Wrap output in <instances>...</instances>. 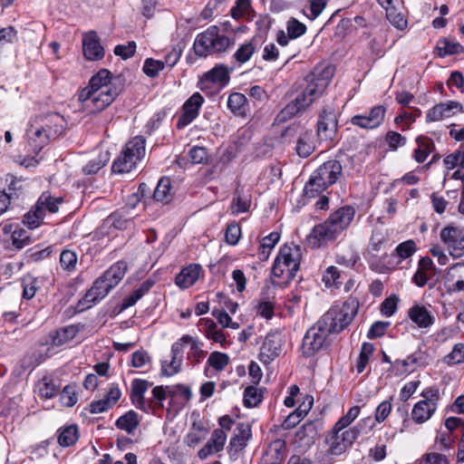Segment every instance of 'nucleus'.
Listing matches in <instances>:
<instances>
[{
  "instance_id": "864d4df0",
  "label": "nucleus",
  "mask_w": 464,
  "mask_h": 464,
  "mask_svg": "<svg viewBox=\"0 0 464 464\" xmlns=\"http://www.w3.org/2000/svg\"><path fill=\"white\" fill-rule=\"evenodd\" d=\"M163 69L164 62L154 60L152 58H147L142 67L143 72L150 78L158 76L159 72Z\"/></svg>"
},
{
  "instance_id": "3c124183",
  "label": "nucleus",
  "mask_w": 464,
  "mask_h": 464,
  "mask_svg": "<svg viewBox=\"0 0 464 464\" xmlns=\"http://www.w3.org/2000/svg\"><path fill=\"white\" fill-rule=\"evenodd\" d=\"M255 51L256 48L252 42H246L237 48L233 57L238 63H245L252 57Z\"/></svg>"
},
{
  "instance_id": "338daca9",
  "label": "nucleus",
  "mask_w": 464,
  "mask_h": 464,
  "mask_svg": "<svg viewBox=\"0 0 464 464\" xmlns=\"http://www.w3.org/2000/svg\"><path fill=\"white\" fill-rule=\"evenodd\" d=\"M75 331L72 326L63 328L55 332V334L53 336V343L54 345H62L67 340L72 338L74 336Z\"/></svg>"
},
{
  "instance_id": "473e14b6",
  "label": "nucleus",
  "mask_w": 464,
  "mask_h": 464,
  "mask_svg": "<svg viewBox=\"0 0 464 464\" xmlns=\"http://www.w3.org/2000/svg\"><path fill=\"white\" fill-rule=\"evenodd\" d=\"M61 203H63L62 198H54L49 192H43L35 205L44 214L45 211L50 213L58 212Z\"/></svg>"
},
{
  "instance_id": "c9c22d12",
  "label": "nucleus",
  "mask_w": 464,
  "mask_h": 464,
  "mask_svg": "<svg viewBox=\"0 0 464 464\" xmlns=\"http://www.w3.org/2000/svg\"><path fill=\"white\" fill-rule=\"evenodd\" d=\"M359 259L358 253L351 246L340 249L335 256V262L345 267H353Z\"/></svg>"
},
{
  "instance_id": "20e7f679",
  "label": "nucleus",
  "mask_w": 464,
  "mask_h": 464,
  "mask_svg": "<svg viewBox=\"0 0 464 464\" xmlns=\"http://www.w3.org/2000/svg\"><path fill=\"white\" fill-rule=\"evenodd\" d=\"M127 270V265L123 261H119L109 267L100 277H98L91 289L87 291L82 300L78 305L81 309H84L85 304L87 308L91 307V304L97 303L103 299L110 291L114 288L122 280Z\"/></svg>"
},
{
  "instance_id": "b1692460",
  "label": "nucleus",
  "mask_w": 464,
  "mask_h": 464,
  "mask_svg": "<svg viewBox=\"0 0 464 464\" xmlns=\"http://www.w3.org/2000/svg\"><path fill=\"white\" fill-rule=\"evenodd\" d=\"M424 359V353L419 350L410 354L404 360H396L392 363V368L397 375H400L407 372H412L414 368H411V366H423L425 364Z\"/></svg>"
},
{
  "instance_id": "ddd939ff",
  "label": "nucleus",
  "mask_w": 464,
  "mask_h": 464,
  "mask_svg": "<svg viewBox=\"0 0 464 464\" xmlns=\"http://www.w3.org/2000/svg\"><path fill=\"white\" fill-rule=\"evenodd\" d=\"M440 237L454 258L464 255V227L448 225L440 230Z\"/></svg>"
},
{
  "instance_id": "5701e85b",
  "label": "nucleus",
  "mask_w": 464,
  "mask_h": 464,
  "mask_svg": "<svg viewBox=\"0 0 464 464\" xmlns=\"http://www.w3.org/2000/svg\"><path fill=\"white\" fill-rule=\"evenodd\" d=\"M230 81L229 71L227 66L223 64L216 65L210 71L207 72L200 80L201 89L208 87V83L218 85L223 88L228 84Z\"/></svg>"
},
{
  "instance_id": "72a5a7b5",
  "label": "nucleus",
  "mask_w": 464,
  "mask_h": 464,
  "mask_svg": "<svg viewBox=\"0 0 464 464\" xmlns=\"http://www.w3.org/2000/svg\"><path fill=\"white\" fill-rule=\"evenodd\" d=\"M140 424L139 415L133 410H130L121 416L115 422L118 429L125 430L129 434L133 433Z\"/></svg>"
},
{
  "instance_id": "cd10ccee",
  "label": "nucleus",
  "mask_w": 464,
  "mask_h": 464,
  "mask_svg": "<svg viewBox=\"0 0 464 464\" xmlns=\"http://www.w3.org/2000/svg\"><path fill=\"white\" fill-rule=\"evenodd\" d=\"M227 108L236 116L246 117L248 112L246 97L240 92H233L228 96Z\"/></svg>"
},
{
  "instance_id": "a19ab883",
  "label": "nucleus",
  "mask_w": 464,
  "mask_h": 464,
  "mask_svg": "<svg viewBox=\"0 0 464 464\" xmlns=\"http://www.w3.org/2000/svg\"><path fill=\"white\" fill-rule=\"evenodd\" d=\"M109 161V153L107 151L101 152L99 155L91 160L82 168V172L85 175H94L102 169Z\"/></svg>"
},
{
  "instance_id": "58836bf2",
  "label": "nucleus",
  "mask_w": 464,
  "mask_h": 464,
  "mask_svg": "<svg viewBox=\"0 0 464 464\" xmlns=\"http://www.w3.org/2000/svg\"><path fill=\"white\" fill-rule=\"evenodd\" d=\"M263 390L250 385L244 391L243 403L246 408L256 407L263 401Z\"/></svg>"
},
{
  "instance_id": "1a4fd4ad",
  "label": "nucleus",
  "mask_w": 464,
  "mask_h": 464,
  "mask_svg": "<svg viewBox=\"0 0 464 464\" xmlns=\"http://www.w3.org/2000/svg\"><path fill=\"white\" fill-rule=\"evenodd\" d=\"M146 140L142 136H135L129 140L119 156L113 160L111 170L113 173H129L136 168L137 164L145 156Z\"/></svg>"
},
{
  "instance_id": "4c0bfd02",
  "label": "nucleus",
  "mask_w": 464,
  "mask_h": 464,
  "mask_svg": "<svg viewBox=\"0 0 464 464\" xmlns=\"http://www.w3.org/2000/svg\"><path fill=\"white\" fill-rule=\"evenodd\" d=\"M416 141L418 148L413 151V158L417 162L422 163L431 152V149L434 145L430 139L425 137H418Z\"/></svg>"
},
{
  "instance_id": "f3484780",
  "label": "nucleus",
  "mask_w": 464,
  "mask_h": 464,
  "mask_svg": "<svg viewBox=\"0 0 464 464\" xmlns=\"http://www.w3.org/2000/svg\"><path fill=\"white\" fill-rule=\"evenodd\" d=\"M35 120L53 140L57 139L64 132L66 122L64 118L59 113L40 115L37 116Z\"/></svg>"
},
{
  "instance_id": "0eeeda50",
  "label": "nucleus",
  "mask_w": 464,
  "mask_h": 464,
  "mask_svg": "<svg viewBox=\"0 0 464 464\" xmlns=\"http://www.w3.org/2000/svg\"><path fill=\"white\" fill-rule=\"evenodd\" d=\"M189 343L190 349L188 353V360L192 363H198L204 357L205 352L201 349L198 342L189 335H183L171 346V359L169 362H161V373L165 376H172L179 372L184 356V345Z\"/></svg>"
},
{
  "instance_id": "4be33fe9",
  "label": "nucleus",
  "mask_w": 464,
  "mask_h": 464,
  "mask_svg": "<svg viewBox=\"0 0 464 464\" xmlns=\"http://www.w3.org/2000/svg\"><path fill=\"white\" fill-rule=\"evenodd\" d=\"M204 270L199 264H189L176 276L175 283L181 289H187L198 280Z\"/></svg>"
},
{
  "instance_id": "393cba45",
  "label": "nucleus",
  "mask_w": 464,
  "mask_h": 464,
  "mask_svg": "<svg viewBox=\"0 0 464 464\" xmlns=\"http://www.w3.org/2000/svg\"><path fill=\"white\" fill-rule=\"evenodd\" d=\"M150 383L142 379H134L131 382V391L130 398L131 403L139 410L146 411L147 404L145 402L144 394L146 393Z\"/></svg>"
},
{
  "instance_id": "c756f323",
  "label": "nucleus",
  "mask_w": 464,
  "mask_h": 464,
  "mask_svg": "<svg viewBox=\"0 0 464 464\" xmlns=\"http://www.w3.org/2000/svg\"><path fill=\"white\" fill-rule=\"evenodd\" d=\"M78 439L79 430L75 424L62 427L57 430V441L63 448L72 446Z\"/></svg>"
},
{
  "instance_id": "aec40b11",
  "label": "nucleus",
  "mask_w": 464,
  "mask_h": 464,
  "mask_svg": "<svg viewBox=\"0 0 464 464\" xmlns=\"http://www.w3.org/2000/svg\"><path fill=\"white\" fill-rule=\"evenodd\" d=\"M45 131L44 127H41L35 119L27 129L28 144L36 153L42 150L50 140H53Z\"/></svg>"
},
{
  "instance_id": "423d86ee",
  "label": "nucleus",
  "mask_w": 464,
  "mask_h": 464,
  "mask_svg": "<svg viewBox=\"0 0 464 464\" xmlns=\"http://www.w3.org/2000/svg\"><path fill=\"white\" fill-rule=\"evenodd\" d=\"M235 45V37L223 34L216 25H211L198 34L193 44L196 55L207 57L225 53Z\"/></svg>"
},
{
  "instance_id": "f03ea898",
  "label": "nucleus",
  "mask_w": 464,
  "mask_h": 464,
  "mask_svg": "<svg viewBox=\"0 0 464 464\" xmlns=\"http://www.w3.org/2000/svg\"><path fill=\"white\" fill-rule=\"evenodd\" d=\"M124 88L121 75L113 76L107 69H101L89 81L88 86L79 93V101L90 113H96L107 108L120 95Z\"/></svg>"
},
{
  "instance_id": "79ce46f5",
  "label": "nucleus",
  "mask_w": 464,
  "mask_h": 464,
  "mask_svg": "<svg viewBox=\"0 0 464 464\" xmlns=\"http://www.w3.org/2000/svg\"><path fill=\"white\" fill-rule=\"evenodd\" d=\"M77 254L70 249H63L60 254V265L63 271L72 273L76 270Z\"/></svg>"
},
{
  "instance_id": "49530a36",
  "label": "nucleus",
  "mask_w": 464,
  "mask_h": 464,
  "mask_svg": "<svg viewBox=\"0 0 464 464\" xmlns=\"http://www.w3.org/2000/svg\"><path fill=\"white\" fill-rule=\"evenodd\" d=\"M437 49L440 57L460 53L464 51V47L460 44L450 42L447 39L440 41L437 44Z\"/></svg>"
},
{
  "instance_id": "ea45409f",
  "label": "nucleus",
  "mask_w": 464,
  "mask_h": 464,
  "mask_svg": "<svg viewBox=\"0 0 464 464\" xmlns=\"http://www.w3.org/2000/svg\"><path fill=\"white\" fill-rule=\"evenodd\" d=\"M192 397L191 389L184 384L169 385V398L171 401L188 402Z\"/></svg>"
},
{
  "instance_id": "052dcab7",
  "label": "nucleus",
  "mask_w": 464,
  "mask_h": 464,
  "mask_svg": "<svg viewBox=\"0 0 464 464\" xmlns=\"http://www.w3.org/2000/svg\"><path fill=\"white\" fill-rule=\"evenodd\" d=\"M241 237V227L237 223H231L227 226L225 232V240L228 245L235 246L238 243Z\"/></svg>"
},
{
  "instance_id": "e2e57ef3",
  "label": "nucleus",
  "mask_w": 464,
  "mask_h": 464,
  "mask_svg": "<svg viewBox=\"0 0 464 464\" xmlns=\"http://www.w3.org/2000/svg\"><path fill=\"white\" fill-rule=\"evenodd\" d=\"M448 364H458L464 362V344L457 343L452 351L445 357Z\"/></svg>"
},
{
  "instance_id": "a18cd8bd",
  "label": "nucleus",
  "mask_w": 464,
  "mask_h": 464,
  "mask_svg": "<svg viewBox=\"0 0 464 464\" xmlns=\"http://www.w3.org/2000/svg\"><path fill=\"white\" fill-rule=\"evenodd\" d=\"M59 392L56 382L47 376L44 377L39 384V394L45 399L53 398Z\"/></svg>"
},
{
  "instance_id": "69168bd1",
  "label": "nucleus",
  "mask_w": 464,
  "mask_h": 464,
  "mask_svg": "<svg viewBox=\"0 0 464 464\" xmlns=\"http://www.w3.org/2000/svg\"><path fill=\"white\" fill-rule=\"evenodd\" d=\"M451 454L446 455L439 452L427 453L420 461V464H450L449 458Z\"/></svg>"
},
{
  "instance_id": "7c9ffc66",
  "label": "nucleus",
  "mask_w": 464,
  "mask_h": 464,
  "mask_svg": "<svg viewBox=\"0 0 464 464\" xmlns=\"http://www.w3.org/2000/svg\"><path fill=\"white\" fill-rule=\"evenodd\" d=\"M128 223L129 220L124 218L121 213L113 212L103 220L99 227V231L101 234L105 235L110 233L109 229L111 227L123 230L127 228Z\"/></svg>"
},
{
  "instance_id": "a211bd4d",
  "label": "nucleus",
  "mask_w": 464,
  "mask_h": 464,
  "mask_svg": "<svg viewBox=\"0 0 464 464\" xmlns=\"http://www.w3.org/2000/svg\"><path fill=\"white\" fill-rule=\"evenodd\" d=\"M281 346L282 339L278 332L267 334L260 348V360L264 362L273 361L279 355Z\"/></svg>"
},
{
  "instance_id": "2f4dec72",
  "label": "nucleus",
  "mask_w": 464,
  "mask_h": 464,
  "mask_svg": "<svg viewBox=\"0 0 464 464\" xmlns=\"http://www.w3.org/2000/svg\"><path fill=\"white\" fill-rule=\"evenodd\" d=\"M155 281L153 279H147L141 283V285L134 290L129 296L125 297L121 303V310H125L130 306H133L141 297L146 295L150 288L154 285Z\"/></svg>"
},
{
  "instance_id": "c85d7f7f",
  "label": "nucleus",
  "mask_w": 464,
  "mask_h": 464,
  "mask_svg": "<svg viewBox=\"0 0 464 464\" xmlns=\"http://www.w3.org/2000/svg\"><path fill=\"white\" fill-rule=\"evenodd\" d=\"M315 149L312 130H305L297 139L295 151L301 158H307Z\"/></svg>"
},
{
  "instance_id": "f257e3e1",
  "label": "nucleus",
  "mask_w": 464,
  "mask_h": 464,
  "mask_svg": "<svg viewBox=\"0 0 464 464\" xmlns=\"http://www.w3.org/2000/svg\"><path fill=\"white\" fill-rule=\"evenodd\" d=\"M334 72L332 66L326 65L317 66L309 72L300 85L296 97L278 112L276 121L286 122L306 111L323 94L334 76Z\"/></svg>"
},
{
  "instance_id": "680f3d73",
  "label": "nucleus",
  "mask_w": 464,
  "mask_h": 464,
  "mask_svg": "<svg viewBox=\"0 0 464 464\" xmlns=\"http://www.w3.org/2000/svg\"><path fill=\"white\" fill-rule=\"evenodd\" d=\"M60 400L63 406L72 407L75 405L78 398L74 388L71 385H66L60 394Z\"/></svg>"
},
{
  "instance_id": "4d7b16f0",
  "label": "nucleus",
  "mask_w": 464,
  "mask_h": 464,
  "mask_svg": "<svg viewBox=\"0 0 464 464\" xmlns=\"http://www.w3.org/2000/svg\"><path fill=\"white\" fill-rule=\"evenodd\" d=\"M360 413V407L359 406H353L350 408L348 412L343 416L339 420L334 424V427L337 430H344L346 427H348L359 415Z\"/></svg>"
},
{
  "instance_id": "bf43d9fd",
  "label": "nucleus",
  "mask_w": 464,
  "mask_h": 464,
  "mask_svg": "<svg viewBox=\"0 0 464 464\" xmlns=\"http://www.w3.org/2000/svg\"><path fill=\"white\" fill-rule=\"evenodd\" d=\"M44 218V213L35 206L32 211L24 215L23 222L29 228H35L40 226Z\"/></svg>"
},
{
  "instance_id": "39448f33",
  "label": "nucleus",
  "mask_w": 464,
  "mask_h": 464,
  "mask_svg": "<svg viewBox=\"0 0 464 464\" xmlns=\"http://www.w3.org/2000/svg\"><path fill=\"white\" fill-rule=\"evenodd\" d=\"M343 174V167L339 160H329L321 164L310 176L304 188V195L315 198L335 184Z\"/></svg>"
},
{
  "instance_id": "412c9836",
  "label": "nucleus",
  "mask_w": 464,
  "mask_h": 464,
  "mask_svg": "<svg viewBox=\"0 0 464 464\" xmlns=\"http://www.w3.org/2000/svg\"><path fill=\"white\" fill-rule=\"evenodd\" d=\"M408 317L419 328L427 329L435 324L434 314L423 304H415L408 310Z\"/></svg>"
},
{
  "instance_id": "9b49d317",
  "label": "nucleus",
  "mask_w": 464,
  "mask_h": 464,
  "mask_svg": "<svg viewBox=\"0 0 464 464\" xmlns=\"http://www.w3.org/2000/svg\"><path fill=\"white\" fill-rule=\"evenodd\" d=\"M329 330L318 320L305 333L302 343V353L309 358L330 345Z\"/></svg>"
},
{
  "instance_id": "9d476101",
  "label": "nucleus",
  "mask_w": 464,
  "mask_h": 464,
  "mask_svg": "<svg viewBox=\"0 0 464 464\" xmlns=\"http://www.w3.org/2000/svg\"><path fill=\"white\" fill-rule=\"evenodd\" d=\"M300 259L301 249L299 246L294 244L283 246L275 259L271 272L272 276L275 277L283 276L285 275L283 266L286 268V280H292L299 270Z\"/></svg>"
},
{
  "instance_id": "09e8293b",
  "label": "nucleus",
  "mask_w": 464,
  "mask_h": 464,
  "mask_svg": "<svg viewBox=\"0 0 464 464\" xmlns=\"http://www.w3.org/2000/svg\"><path fill=\"white\" fill-rule=\"evenodd\" d=\"M340 277L341 275L338 268L334 266H331L324 271L322 281L324 283L326 287L339 288L342 285Z\"/></svg>"
},
{
  "instance_id": "2eb2a0df",
  "label": "nucleus",
  "mask_w": 464,
  "mask_h": 464,
  "mask_svg": "<svg viewBox=\"0 0 464 464\" xmlns=\"http://www.w3.org/2000/svg\"><path fill=\"white\" fill-rule=\"evenodd\" d=\"M204 98L199 92L193 93L183 104V112L179 116L176 127L182 130L190 124L199 114Z\"/></svg>"
},
{
  "instance_id": "f704fd0d",
  "label": "nucleus",
  "mask_w": 464,
  "mask_h": 464,
  "mask_svg": "<svg viewBox=\"0 0 464 464\" xmlns=\"http://www.w3.org/2000/svg\"><path fill=\"white\" fill-rule=\"evenodd\" d=\"M280 239V234L278 232H271L268 236L263 237L259 249L258 258L260 261H266L270 256L272 249L277 244Z\"/></svg>"
},
{
  "instance_id": "13d9d810",
  "label": "nucleus",
  "mask_w": 464,
  "mask_h": 464,
  "mask_svg": "<svg viewBox=\"0 0 464 464\" xmlns=\"http://www.w3.org/2000/svg\"><path fill=\"white\" fill-rule=\"evenodd\" d=\"M251 9L250 0H237L235 5L230 10V14L235 19H239L249 14Z\"/></svg>"
},
{
  "instance_id": "c03bdc74",
  "label": "nucleus",
  "mask_w": 464,
  "mask_h": 464,
  "mask_svg": "<svg viewBox=\"0 0 464 464\" xmlns=\"http://www.w3.org/2000/svg\"><path fill=\"white\" fill-rule=\"evenodd\" d=\"M388 242V236L380 229H374L372 233L368 251L378 253L383 249Z\"/></svg>"
},
{
  "instance_id": "6ab92c4d",
  "label": "nucleus",
  "mask_w": 464,
  "mask_h": 464,
  "mask_svg": "<svg viewBox=\"0 0 464 464\" xmlns=\"http://www.w3.org/2000/svg\"><path fill=\"white\" fill-rule=\"evenodd\" d=\"M82 51L84 57L89 61H98L104 57V49L95 32L85 34L82 39Z\"/></svg>"
},
{
  "instance_id": "774afa93",
  "label": "nucleus",
  "mask_w": 464,
  "mask_h": 464,
  "mask_svg": "<svg viewBox=\"0 0 464 464\" xmlns=\"http://www.w3.org/2000/svg\"><path fill=\"white\" fill-rule=\"evenodd\" d=\"M385 141L391 149L395 150L406 143V138L399 132L390 130L385 135Z\"/></svg>"
},
{
  "instance_id": "7ed1b4c3",
  "label": "nucleus",
  "mask_w": 464,
  "mask_h": 464,
  "mask_svg": "<svg viewBox=\"0 0 464 464\" xmlns=\"http://www.w3.org/2000/svg\"><path fill=\"white\" fill-rule=\"evenodd\" d=\"M354 216L355 209L351 206L338 208L312 228L306 237L307 245L312 248H320L334 242L348 228Z\"/></svg>"
},
{
  "instance_id": "f8f14e48",
  "label": "nucleus",
  "mask_w": 464,
  "mask_h": 464,
  "mask_svg": "<svg viewBox=\"0 0 464 464\" xmlns=\"http://www.w3.org/2000/svg\"><path fill=\"white\" fill-rule=\"evenodd\" d=\"M359 435L360 430L357 427L346 430H336V428L334 427L325 437V443L328 445V453L335 456L341 455L353 443Z\"/></svg>"
},
{
  "instance_id": "de8ad7c7",
  "label": "nucleus",
  "mask_w": 464,
  "mask_h": 464,
  "mask_svg": "<svg viewBox=\"0 0 464 464\" xmlns=\"http://www.w3.org/2000/svg\"><path fill=\"white\" fill-rule=\"evenodd\" d=\"M39 283V279L36 277L31 276H24L22 282L23 297L27 300L32 299L40 288Z\"/></svg>"
},
{
  "instance_id": "4468645a",
  "label": "nucleus",
  "mask_w": 464,
  "mask_h": 464,
  "mask_svg": "<svg viewBox=\"0 0 464 464\" xmlns=\"http://www.w3.org/2000/svg\"><path fill=\"white\" fill-rule=\"evenodd\" d=\"M338 121L333 110L324 109L317 121V137L320 140L334 141L336 139Z\"/></svg>"
},
{
  "instance_id": "8fccbe9b",
  "label": "nucleus",
  "mask_w": 464,
  "mask_h": 464,
  "mask_svg": "<svg viewBox=\"0 0 464 464\" xmlns=\"http://www.w3.org/2000/svg\"><path fill=\"white\" fill-rule=\"evenodd\" d=\"M44 360V355L38 351H34L26 353L21 359V367L24 370L34 369L39 364H41Z\"/></svg>"
},
{
  "instance_id": "a878e982",
  "label": "nucleus",
  "mask_w": 464,
  "mask_h": 464,
  "mask_svg": "<svg viewBox=\"0 0 464 464\" xmlns=\"http://www.w3.org/2000/svg\"><path fill=\"white\" fill-rule=\"evenodd\" d=\"M437 406L434 402L418 401L411 411V418L414 422L421 424L429 420L435 413Z\"/></svg>"
},
{
  "instance_id": "603ef678",
  "label": "nucleus",
  "mask_w": 464,
  "mask_h": 464,
  "mask_svg": "<svg viewBox=\"0 0 464 464\" xmlns=\"http://www.w3.org/2000/svg\"><path fill=\"white\" fill-rule=\"evenodd\" d=\"M228 362V355L219 352L211 353L208 359V364L218 372L224 370Z\"/></svg>"
},
{
  "instance_id": "dca6fc26",
  "label": "nucleus",
  "mask_w": 464,
  "mask_h": 464,
  "mask_svg": "<svg viewBox=\"0 0 464 464\" xmlns=\"http://www.w3.org/2000/svg\"><path fill=\"white\" fill-rule=\"evenodd\" d=\"M386 108L382 105H377L372 108L368 115H354L351 119L353 125L362 129H374L379 127L385 116Z\"/></svg>"
},
{
  "instance_id": "0e129e2a",
  "label": "nucleus",
  "mask_w": 464,
  "mask_h": 464,
  "mask_svg": "<svg viewBox=\"0 0 464 464\" xmlns=\"http://www.w3.org/2000/svg\"><path fill=\"white\" fill-rule=\"evenodd\" d=\"M227 440V435L224 430L217 429L212 432L210 440L208 443L215 450V452H218L223 450Z\"/></svg>"
},
{
  "instance_id": "37998d69",
  "label": "nucleus",
  "mask_w": 464,
  "mask_h": 464,
  "mask_svg": "<svg viewBox=\"0 0 464 464\" xmlns=\"http://www.w3.org/2000/svg\"><path fill=\"white\" fill-rule=\"evenodd\" d=\"M452 115L445 102L436 104L426 113V122H433L449 118Z\"/></svg>"
},
{
  "instance_id": "6e6d98bb",
  "label": "nucleus",
  "mask_w": 464,
  "mask_h": 464,
  "mask_svg": "<svg viewBox=\"0 0 464 464\" xmlns=\"http://www.w3.org/2000/svg\"><path fill=\"white\" fill-rule=\"evenodd\" d=\"M286 30L290 39H295L302 36L306 32L304 24L292 17L286 23Z\"/></svg>"
},
{
  "instance_id": "5fc2aeb1",
  "label": "nucleus",
  "mask_w": 464,
  "mask_h": 464,
  "mask_svg": "<svg viewBox=\"0 0 464 464\" xmlns=\"http://www.w3.org/2000/svg\"><path fill=\"white\" fill-rule=\"evenodd\" d=\"M416 250L417 246L412 239H408L402 243H400L395 248L396 255L401 259H407L411 257L416 252Z\"/></svg>"
},
{
  "instance_id": "bb28decb",
  "label": "nucleus",
  "mask_w": 464,
  "mask_h": 464,
  "mask_svg": "<svg viewBox=\"0 0 464 464\" xmlns=\"http://www.w3.org/2000/svg\"><path fill=\"white\" fill-rule=\"evenodd\" d=\"M251 206V196L244 192L243 189L237 188L235 190L230 205L232 215H239L249 210Z\"/></svg>"
},
{
  "instance_id": "e433bc0d",
  "label": "nucleus",
  "mask_w": 464,
  "mask_h": 464,
  "mask_svg": "<svg viewBox=\"0 0 464 464\" xmlns=\"http://www.w3.org/2000/svg\"><path fill=\"white\" fill-rule=\"evenodd\" d=\"M171 181L169 178L160 179L154 191L153 198L159 202L168 203L171 199Z\"/></svg>"
},
{
  "instance_id": "6e6552de",
  "label": "nucleus",
  "mask_w": 464,
  "mask_h": 464,
  "mask_svg": "<svg viewBox=\"0 0 464 464\" xmlns=\"http://www.w3.org/2000/svg\"><path fill=\"white\" fill-rule=\"evenodd\" d=\"M359 309V302L349 298L342 304L333 305L319 321L330 334H340L351 324Z\"/></svg>"
}]
</instances>
